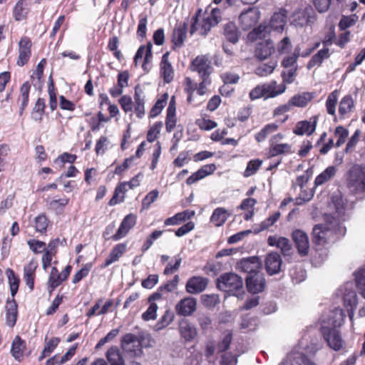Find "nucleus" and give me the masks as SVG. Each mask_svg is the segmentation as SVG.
<instances>
[{
  "label": "nucleus",
  "instance_id": "1",
  "mask_svg": "<svg viewBox=\"0 0 365 365\" xmlns=\"http://www.w3.org/2000/svg\"><path fill=\"white\" fill-rule=\"evenodd\" d=\"M346 184L353 193H365V165H353L346 173Z\"/></svg>",
  "mask_w": 365,
  "mask_h": 365
},
{
  "label": "nucleus",
  "instance_id": "2",
  "mask_svg": "<svg viewBox=\"0 0 365 365\" xmlns=\"http://www.w3.org/2000/svg\"><path fill=\"white\" fill-rule=\"evenodd\" d=\"M216 285L220 290L237 295V292L243 288V280L235 273L227 272L217 278Z\"/></svg>",
  "mask_w": 365,
  "mask_h": 365
},
{
  "label": "nucleus",
  "instance_id": "3",
  "mask_svg": "<svg viewBox=\"0 0 365 365\" xmlns=\"http://www.w3.org/2000/svg\"><path fill=\"white\" fill-rule=\"evenodd\" d=\"M320 333L327 345L331 349L338 351L341 350L344 341L341 337V331L336 327L322 326Z\"/></svg>",
  "mask_w": 365,
  "mask_h": 365
},
{
  "label": "nucleus",
  "instance_id": "4",
  "mask_svg": "<svg viewBox=\"0 0 365 365\" xmlns=\"http://www.w3.org/2000/svg\"><path fill=\"white\" fill-rule=\"evenodd\" d=\"M191 71L197 72L200 77L210 76L213 73V68L210 57L207 55L196 56L190 63Z\"/></svg>",
  "mask_w": 365,
  "mask_h": 365
},
{
  "label": "nucleus",
  "instance_id": "5",
  "mask_svg": "<svg viewBox=\"0 0 365 365\" xmlns=\"http://www.w3.org/2000/svg\"><path fill=\"white\" fill-rule=\"evenodd\" d=\"M72 267L70 264H68L61 272H58L56 267H53L51 268L47 282L48 289L50 294L55 290V289L68 279Z\"/></svg>",
  "mask_w": 365,
  "mask_h": 365
},
{
  "label": "nucleus",
  "instance_id": "6",
  "mask_svg": "<svg viewBox=\"0 0 365 365\" xmlns=\"http://www.w3.org/2000/svg\"><path fill=\"white\" fill-rule=\"evenodd\" d=\"M121 346L131 356H139L143 352L140 339L135 334L132 333L125 334L122 337Z\"/></svg>",
  "mask_w": 365,
  "mask_h": 365
},
{
  "label": "nucleus",
  "instance_id": "7",
  "mask_svg": "<svg viewBox=\"0 0 365 365\" xmlns=\"http://www.w3.org/2000/svg\"><path fill=\"white\" fill-rule=\"evenodd\" d=\"M137 223V215L130 213L124 217L122 220L116 232L110 235L113 241H118L126 237L130 231L135 226Z\"/></svg>",
  "mask_w": 365,
  "mask_h": 365
},
{
  "label": "nucleus",
  "instance_id": "8",
  "mask_svg": "<svg viewBox=\"0 0 365 365\" xmlns=\"http://www.w3.org/2000/svg\"><path fill=\"white\" fill-rule=\"evenodd\" d=\"M318 116H312L309 120L298 121L292 129V133L298 136H311L317 129Z\"/></svg>",
  "mask_w": 365,
  "mask_h": 365
},
{
  "label": "nucleus",
  "instance_id": "9",
  "mask_svg": "<svg viewBox=\"0 0 365 365\" xmlns=\"http://www.w3.org/2000/svg\"><path fill=\"white\" fill-rule=\"evenodd\" d=\"M289 119V115H285L281 120L269 123L264 125L259 132L255 133V139L257 143L264 141L267 138L271 135H274L279 128L280 125L284 124Z\"/></svg>",
  "mask_w": 365,
  "mask_h": 365
},
{
  "label": "nucleus",
  "instance_id": "10",
  "mask_svg": "<svg viewBox=\"0 0 365 365\" xmlns=\"http://www.w3.org/2000/svg\"><path fill=\"white\" fill-rule=\"evenodd\" d=\"M32 42L29 37L22 36L19 42V56L16 64L19 66H24L30 60L31 56Z\"/></svg>",
  "mask_w": 365,
  "mask_h": 365
},
{
  "label": "nucleus",
  "instance_id": "11",
  "mask_svg": "<svg viewBox=\"0 0 365 365\" xmlns=\"http://www.w3.org/2000/svg\"><path fill=\"white\" fill-rule=\"evenodd\" d=\"M209 279L202 276H192L185 284V291L190 294H198L203 292L207 287Z\"/></svg>",
  "mask_w": 365,
  "mask_h": 365
},
{
  "label": "nucleus",
  "instance_id": "12",
  "mask_svg": "<svg viewBox=\"0 0 365 365\" xmlns=\"http://www.w3.org/2000/svg\"><path fill=\"white\" fill-rule=\"evenodd\" d=\"M267 244L279 249L284 257H289L293 253L292 245L289 239L277 235H271L267 238Z\"/></svg>",
  "mask_w": 365,
  "mask_h": 365
},
{
  "label": "nucleus",
  "instance_id": "13",
  "mask_svg": "<svg viewBox=\"0 0 365 365\" xmlns=\"http://www.w3.org/2000/svg\"><path fill=\"white\" fill-rule=\"evenodd\" d=\"M246 286L247 290L253 294L261 292L265 287V279L263 274L257 271L246 277Z\"/></svg>",
  "mask_w": 365,
  "mask_h": 365
},
{
  "label": "nucleus",
  "instance_id": "14",
  "mask_svg": "<svg viewBox=\"0 0 365 365\" xmlns=\"http://www.w3.org/2000/svg\"><path fill=\"white\" fill-rule=\"evenodd\" d=\"M292 237L299 255L307 256L309 250V242L307 233L300 230H295L292 232Z\"/></svg>",
  "mask_w": 365,
  "mask_h": 365
},
{
  "label": "nucleus",
  "instance_id": "15",
  "mask_svg": "<svg viewBox=\"0 0 365 365\" xmlns=\"http://www.w3.org/2000/svg\"><path fill=\"white\" fill-rule=\"evenodd\" d=\"M197 309L196 299L187 297L180 300L175 306L176 313L179 316L188 317L192 315Z\"/></svg>",
  "mask_w": 365,
  "mask_h": 365
},
{
  "label": "nucleus",
  "instance_id": "16",
  "mask_svg": "<svg viewBox=\"0 0 365 365\" xmlns=\"http://www.w3.org/2000/svg\"><path fill=\"white\" fill-rule=\"evenodd\" d=\"M264 99L275 98L286 91V85H277L275 81L259 84Z\"/></svg>",
  "mask_w": 365,
  "mask_h": 365
},
{
  "label": "nucleus",
  "instance_id": "17",
  "mask_svg": "<svg viewBox=\"0 0 365 365\" xmlns=\"http://www.w3.org/2000/svg\"><path fill=\"white\" fill-rule=\"evenodd\" d=\"M84 117L86 118V121L88 125L91 130L93 132L99 130L102 126L103 123H107L110 122V118H106L102 111H98L96 115H91V113H85Z\"/></svg>",
  "mask_w": 365,
  "mask_h": 365
},
{
  "label": "nucleus",
  "instance_id": "18",
  "mask_svg": "<svg viewBox=\"0 0 365 365\" xmlns=\"http://www.w3.org/2000/svg\"><path fill=\"white\" fill-rule=\"evenodd\" d=\"M217 167L215 163L206 164L202 165L196 172L189 176L185 182L187 185H192L197 181L204 179L208 175H212L216 170Z\"/></svg>",
  "mask_w": 365,
  "mask_h": 365
},
{
  "label": "nucleus",
  "instance_id": "19",
  "mask_svg": "<svg viewBox=\"0 0 365 365\" xmlns=\"http://www.w3.org/2000/svg\"><path fill=\"white\" fill-rule=\"evenodd\" d=\"M170 52H165L160 63V73L163 81L166 83H170L174 78V69L169 61Z\"/></svg>",
  "mask_w": 365,
  "mask_h": 365
},
{
  "label": "nucleus",
  "instance_id": "20",
  "mask_svg": "<svg viewBox=\"0 0 365 365\" xmlns=\"http://www.w3.org/2000/svg\"><path fill=\"white\" fill-rule=\"evenodd\" d=\"M26 349V341L19 335H16L11 343L10 351L11 356L16 361L21 362L24 357Z\"/></svg>",
  "mask_w": 365,
  "mask_h": 365
},
{
  "label": "nucleus",
  "instance_id": "21",
  "mask_svg": "<svg viewBox=\"0 0 365 365\" xmlns=\"http://www.w3.org/2000/svg\"><path fill=\"white\" fill-rule=\"evenodd\" d=\"M38 262L34 259H31L29 263L24 267L23 278L31 292L34 289V282Z\"/></svg>",
  "mask_w": 365,
  "mask_h": 365
},
{
  "label": "nucleus",
  "instance_id": "22",
  "mask_svg": "<svg viewBox=\"0 0 365 365\" xmlns=\"http://www.w3.org/2000/svg\"><path fill=\"white\" fill-rule=\"evenodd\" d=\"M282 260L277 252H271L265 259V269L269 275L277 274L280 272Z\"/></svg>",
  "mask_w": 365,
  "mask_h": 365
},
{
  "label": "nucleus",
  "instance_id": "23",
  "mask_svg": "<svg viewBox=\"0 0 365 365\" xmlns=\"http://www.w3.org/2000/svg\"><path fill=\"white\" fill-rule=\"evenodd\" d=\"M127 250V245L125 242L118 243L115 245L108 256L105 259L104 262L101 265V269H105L110 266L111 264L117 262L123 255Z\"/></svg>",
  "mask_w": 365,
  "mask_h": 365
},
{
  "label": "nucleus",
  "instance_id": "24",
  "mask_svg": "<svg viewBox=\"0 0 365 365\" xmlns=\"http://www.w3.org/2000/svg\"><path fill=\"white\" fill-rule=\"evenodd\" d=\"M274 51L273 42L268 39L257 44L255 51V56L259 61H262L269 58Z\"/></svg>",
  "mask_w": 365,
  "mask_h": 365
},
{
  "label": "nucleus",
  "instance_id": "25",
  "mask_svg": "<svg viewBox=\"0 0 365 365\" xmlns=\"http://www.w3.org/2000/svg\"><path fill=\"white\" fill-rule=\"evenodd\" d=\"M179 332L185 341H192L197 335L196 327L188 320L184 319L180 322Z\"/></svg>",
  "mask_w": 365,
  "mask_h": 365
},
{
  "label": "nucleus",
  "instance_id": "26",
  "mask_svg": "<svg viewBox=\"0 0 365 365\" xmlns=\"http://www.w3.org/2000/svg\"><path fill=\"white\" fill-rule=\"evenodd\" d=\"M187 24H182L178 27L175 28L171 36L172 49L176 50L181 48L187 37Z\"/></svg>",
  "mask_w": 365,
  "mask_h": 365
},
{
  "label": "nucleus",
  "instance_id": "27",
  "mask_svg": "<svg viewBox=\"0 0 365 365\" xmlns=\"http://www.w3.org/2000/svg\"><path fill=\"white\" fill-rule=\"evenodd\" d=\"M195 212L192 210H185L179 212L173 216L165 219L164 225L165 226L179 225L187 220H190L195 216Z\"/></svg>",
  "mask_w": 365,
  "mask_h": 365
},
{
  "label": "nucleus",
  "instance_id": "28",
  "mask_svg": "<svg viewBox=\"0 0 365 365\" xmlns=\"http://www.w3.org/2000/svg\"><path fill=\"white\" fill-rule=\"evenodd\" d=\"M134 101L133 108L138 118H143L145 113V96L138 86L135 87Z\"/></svg>",
  "mask_w": 365,
  "mask_h": 365
},
{
  "label": "nucleus",
  "instance_id": "29",
  "mask_svg": "<svg viewBox=\"0 0 365 365\" xmlns=\"http://www.w3.org/2000/svg\"><path fill=\"white\" fill-rule=\"evenodd\" d=\"M330 230L324 225H316L312 230V238L315 245H324L327 242Z\"/></svg>",
  "mask_w": 365,
  "mask_h": 365
},
{
  "label": "nucleus",
  "instance_id": "30",
  "mask_svg": "<svg viewBox=\"0 0 365 365\" xmlns=\"http://www.w3.org/2000/svg\"><path fill=\"white\" fill-rule=\"evenodd\" d=\"M18 317V304L14 299L6 301V323L10 327H14Z\"/></svg>",
  "mask_w": 365,
  "mask_h": 365
},
{
  "label": "nucleus",
  "instance_id": "31",
  "mask_svg": "<svg viewBox=\"0 0 365 365\" xmlns=\"http://www.w3.org/2000/svg\"><path fill=\"white\" fill-rule=\"evenodd\" d=\"M239 268L244 272H247L248 275L259 271L261 268V264L257 257H252L242 259L238 264Z\"/></svg>",
  "mask_w": 365,
  "mask_h": 365
},
{
  "label": "nucleus",
  "instance_id": "32",
  "mask_svg": "<svg viewBox=\"0 0 365 365\" xmlns=\"http://www.w3.org/2000/svg\"><path fill=\"white\" fill-rule=\"evenodd\" d=\"M267 152L268 158H274L280 155H289L293 153L292 145L287 143H269Z\"/></svg>",
  "mask_w": 365,
  "mask_h": 365
},
{
  "label": "nucleus",
  "instance_id": "33",
  "mask_svg": "<svg viewBox=\"0 0 365 365\" xmlns=\"http://www.w3.org/2000/svg\"><path fill=\"white\" fill-rule=\"evenodd\" d=\"M355 107L354 101L351 95L344 96L340 101L339 105V115L341 119L349 117V115L354 111Z\"/></svg>",
  "mask_w": 365,
  "mask_h": 365
},
{
  "label": "nucleus",
  "instance_id": "34",
  "mask_svg": "<svg viewBox=\"0 0 365 365\" xmlns=\"http://www.w3.org/2000/svg\"><path fill=\"white\" fill-rule=\"evenodd\" d=\"M273 24H259L258 26L254 28L247 34V40L250 42H255L259 39L266 38L272 30Z\"/></svg>",
  "mask_w": 365,
  "mask_h": 365
},
{
  "label": "nucleus",
  "instance_id": "35",
  "mask_svg": "<svg viewBox=\"0 0 365 365\" xmlns=\"http://www.w3.org/2000/svg\"><path fill=\"white\" fill-rule=\"evenodd\" d=\"M31 84L29 81L24 82L19 88V95L17 101L20 103L19 115H22L29 102Z\"/></svg>",
  "mask_w": 365,
  "mask_h": 365
},
{
  "label": "nucleus",
  "instance_id": "36",
  "mask_svg": "<svg viewBox=\"0 0 365 365\" xmlns=\"http://www.w3.org/2000/svg\"><path fill=\"white\" fill-rule=\"evenodd\" d=\"M331 53L329 48H324L319 50L314 55L312 56L307 64V68L310 70L314 67H320L324 61L329 58Z\"/></svg>",
  "mask_w": 365,
  "mask_h": 365
},
{
  "label": "nucleus",
  "instance_id": "37",
  "mask_svg": "<svg viewBox=\"0 0 365 365\" xmlns=\"http://www.w3.org/2000/svg\"><path fill=\"white\" fill-rule=\"evenodd\" d=\"M315 97V93L314 92H303L302 93L296 94L293 96L289 100V103L292 107H300L303 108L307 106V104Z\"/></svg>",
  "mask_w": 365,
  "mask_h": 365
},
{
  "label": "nucleus",
  "instance_id": "38",
  "mask_svg": "<svg viewBox=\"0 0 365 365\" xmlns=\"http://www.w3.org/2000/svg\"><path fill=\"white\" fill-rule=\"evenodd\" d=\"M260 18V11L258 8L250 6L240 13L239 21L240 23H258Z\"/></svg>",
  "mask_w": 365,
  "mask_h": 365
},
{
  "label": "nucleus",
  "instance_id": "39",
  "mask_svg": "<svg viewBox=\"0 0 365 365\" xmlns=\"http://www.w3.org/2000/svg\"><path fill=\"white\" fill-rule=\"evenodd\" d=\"M230 215V214L225 208L221 207H217L212 212L210 217V222L216 227L222 226Z\"/></svg>",
  "mask_w": 365,
  "mask_h": 365
},
{
  "label": "nucleus",
  "instance_id": "40",
  "mask_svg": "<svg viewBox=\"0 0 365 365\" xmlns=\"http://www.w3.org/2000/svg\"><path fill=\"white\" fill-rule=\"evenodd\" d=\"M169 96L168 93L162 94L158 98L149 111V118H154L159 115L167 104Z\"/></svg>",
  "mask_w": 365,
  "mask_h": 365
},
{
  "label": "nucleus",
  "instance_id": "41",
  "mask_svg": "<svg viewBox=\"0 0 365 365\" xmlns=\"http://www.w3.org/2000/svg\"><path fill=\"white\" fill-rule=\"evenodd\" d=\"M128 192V189L125 188V184L119 182L117 184L113 197L110 199L108 202L109 206H115L117 204L121 203L124 201L125 197V193Z\"/></svg>",
  "mask_w": 365,
  "mask_h": 365
},
{
  "label": "nucleus",
  "instance_id": "42",
  "mask_svg": "<svg viewBox=\"0 0 365 365\" xmlns=\"http://www.w3.org/2000/svg\"><path fill=\"white\" fill-rule=\"evenodd\" d=\"M60 341L61 339L59 337L53 336L48 340L46 338L45 345L38 357V361H41L46 357L48 356L58 346Z\"/></svg>",
  "mask_w": 365,
  "mask_h": 365
},
{
  "label": "nucleus",
  "instance_id": "43",
  "mask_svg": "<svg viewBox=\"0 0 365 365\" xmlns=\"http://www.w3.org/2000/svg\"><path fill=\"white\" fill-rule=\"evenodd\" d=\"M224 35L229 42L235 44L239 41L241 31L236 24H225Z\"/></svg>",
  "mask_w": 365,
  "mask_h": 365
},
{
  "label": "nucleus",
  "instance_id": "44",
  "mask_svg": "<svg viewBox=\"0 0 365 365\" xmlns=\"http://www.w3.org/2000/svg\"><path fill=\"white\" fill-rule=\"evenodd\" d=\"M49 220L45 213L39 214L36 216L33 222V227L36 232L41 234H46L49 225Z\"/></svg>",
  "mask_w": 365,
  "mask_h": 365
},
{
  "label": "nucleus",
  "instance_id": "45",
  "mask_svg": "<svg viewBox=\"0 0 365 365\" xmlns=\"http://www.w3.org/2000/svg\"><path fill=\"white\" fill-rule=\"evenodd\" d=\"M6 274L8 277V282L9 284L11 294L12 297V299H14L15 295L18 292L19 284H20V279L19 277L16 274L14 271L11 269L8 268L6 270Z\"/></svg>",
  "mask_w": 365,
  "mask_h": 365
},
{
  "label": "nucleus",
  "instance_id": "46",
  "mask_svg": "<svg viewBox=\"0 0 365 365\" xmlns=\"http://www.w3.org/2000/svg\"><path fill=\"white\" fill-rule=\"evenodd\" d=\"M144 55V58H145V62H150L153 58L152 53V44L148 43L146 45L140 46L135 55L134 56V63L135 66L138 64V60L141 59Z\"/></svg>",
  "mask_w": 365,
  "mask_h": 365
},
{
  "label": "nucleus",
  "instance_id": "47",
  "mask_svg": "<svg viewBox=\"0 0 365 365\" xmlns=\"http://www.w3.org/2000/svg\"><path fill=\"white\" fill-rule=\"evenodd\" d=\"M339 91L335 89L330 93L327 98L325 106L328 114L336 116V107L337 104Z\"/></svg>",
  "mask_w": 365,
  "mask_h": 365
},
{
  "label": "nucleus",
  "instance_id": "48",
  "mask_svg": "<svg viewBox=\"0 0 365 365\" xmlns=\"http://www.w3.org/2000/svg\"><path fill=\"white\" fill-rule=\"evenodd\" d=\"M46 109L45 100L43 98H38L32 110V118L38 123L43 120V115Z\"/></svg>",
  "mask_w": 365,
  "mask_h": 365
},
{
  "label": "nucleus",
  "instance_id": "49",
  "mask_svg": "<svg viewBox=\"0 0 365 365\" xmlns=\"http://www.w3.org/2000/svg\"><path fill=\"white\" fill-rule=\"evenodd\" d=\"M277 62L275 60H271L267 63H263L257 66L255 70V73L260 77H265L273 73L277 67Z\"/></svg>",
  "mask_w": 365,
  "mask_h": 365
},
{
  "label": "nucleus",
  "instance_id": "50",
  "mask_svg": "<svg viewBox=\"0 0 365 365\" xmlns=\"http://www.w3.org/2000/svg\"><path fill=\"white\" fill-rule=\"evenodd\" d=\"M336 172V169L334 166H329L322 173L317 175L314 180L315 186H319L332 178Z\"/></svg>",
  "mask_w": 365,
  "mask_h": 365
},
{
  "label": "nucleus",
  "instance_id": "51",
  "mask_svg": "<svg viewBox=\"0 0 365 365\" xmlns=\"http://www.w3.org/2000/svg\"><path fill=\"white\" fill-rule=\"evenodd\" d=\"M28 12L29 9L26 8L25 0H19L13 10L15 20L18 21L25 20Z\"/></svg>",
  "mask_w": 365,
  "mask_h": 365
},
{
  "label": "nucleus",
  "instance_id": "52",
  "mask_svg": "<svg viewBox=\"0 0 365 365\" xmlns=\"http://www.w3.org/2000/svg\"><path fill=\"white\" fill-rule=\"evenodd\" d=\"M106 357L110 365H125L123 358L117 347L110 348L107 351Z\"/></svg>",
  "mask_w": 365,
  "mask_h": 365
},
{
  "label": "nucleus",
  "instance_id": "53",
  "mask_svg": "<svg viewBox=\"0 0 365 365\" xmlns=\"http://www.w3.org/2000/svg\"><path fill=\"white\" fill-rule=\"evenodd\" d=\"M351 25L352 24H339L340 31L344 32L339 35L338 38H336L335 41V44L341 48H344L346 44L350 41L351 33L349 31H346V29Z\"/></svg>",
  "mask_w": 365,
  "mask_h": 365
},
{
  "label": "nucleus",
  "instance_id": "54",
  "mask_svg": "<svg viewBox=\"0 0 365 365\" xmlns=\"http://www.w3.org/2000/svg\"><path fill=\"white\" fill-rule=\"evenodd\" d=\"M46 64V58H43L38 63L36 70L33 72L31 76V79L32 81V83L34 86L41 85L43 82L42 78L43 76V70L44 67Z\"/></svg>",
  "mask_w": 365,
  "mask_h": 365
},
{
  "label": "nucleus",
  "instance_id": "55",
  "mask_svg": "<svg viewBox=\"0 0 365 365\" xmlns=\"http://www.w3.org/2000/svg\"><path fill=\"white\" fill-rule=\"evenodd\" d=\"M48 93L49 96V107L51 110L53 111L57 108L58 102L56 89L51 76L49 78V82L48 84Z\"/></svg>",
  "mask_w": 365,
  "mask_h": 365
},
{
  "label": "nucleus",
  "instance_id": "56",
  "mask_svg": "<svg viewBox=\"0 0 365 365\" xmlns=\"http://www.w3.org/2000/svg\"><path fill=\"white\" fill-rule=\"evenodd\" d=\"M163 125L162 121H157L149 128L146 135V139L149 143H153L158 138Z\"/></svg>",
  "mask_w": 365,
  "mask_h": 365
},
{
  "label": "nucleus",
  "instance_id": "57",
  "mask_svg": "<svg viewBox=\"0 0 365 365\" xmlns=\"http://www.w3.org/2000/svg\"><path fill=\"white\" fill-rule=\"evenodd\" d=\"M294 16H297L299 21L302 19L304 23H314L316 20L315 12L312 8H305L303 11H297Z\"/></svg>",
  "mask_w": 365,
  "mask_h": 365
},
{
  "label": "nucleus",
  "instance_id": "58",
  "mask_svg": "<svg viewBox=\"0 0 365 365\" xmlns=\"http://www.w3.org/2000/svg\"><path fill=\"white\" fill-rule=\"evenodd\" d=\"M262 164V160L259 159H253L247 163L243 175L245 178L250 177L255 174Z\"/></svg>",
  "mask_w": 365,
  "mask_h": 365
},
{
  "label": "nucleus",
  "instance_id": "59",
  "mask_svg": "<svg viewBox=\"0 0 365 365\" xmlns=\"http://www.w3.org/2000/svg\"><path fill=\"white\" fill-rule=\"evenodd\" d=\"M69 203V198L64 196L60 199H53L48 202L49 207L56 212H61L65 207Z\"/></svg>",
  "mask_w": 365,
  "mask_h": 365
},
{
  "label": "nucleus",
  "instance_id": "60",
  "mask_svg": "<svg viewBox=\"0 0 365 365\" xmlns=\"http://www.w3.org/2000/svg\"><path fill=\"white\" fill-rule=\"evenodd\" d=\"M29 249L35 255L43 253L46 250V243L43 241L36 239H31L27 241Z\"/></svg>",
  "mask_w": 365,
  "mask_h": 365
},
{
  "label": "nucleus",
  "instance_id": "61",
  "mask_svg": "<svg viewBox=\"0 0 365 365\" xmlns=\"http://www.w3.org/2000/svg\"><path fill=\"white\" fill-rule=\"evenodd\" d=\"M232 341V333L230 331H228L217 344V349L218 352H225L227 349H229Z\"/></svg>",
  "mask_w": 365,
  "mask_h": 365
},
{
  "label": "nucleus",
  "instance_id": "62",
  "mask_svg": "<svg viewBox=\"0 0 365 365\" xmlns=\"http://www.w3.org/2000/svg\"><path fill=\"white\" fill-rule=\"evenodd\" d=\"M173 314L167 310L155 324L156 330H160L168 327L173 320Z\"/></svg>",
  "mask_w": 365,
  "mask_h": 365
},
{
  "label": "nucleus",
  "instance_id": "63",
  "mask_svg": "<svg viewBox=\"0 0 365 365\" xmlns=\"http://www.w3.org/2000/svg\"><path fill=\"white\" fill-rule=\"evenodd\" d=\"M109 143L108 138L106 135H101L96 141L95 145V153L97 156L105 154L108 145Z\"/></svg>",
  "mask_w": 365,
  "mask_h": 365
},
{
  "label": "nucleus",
  "instance_id": "64",
  "mask_svg": "<svg viewBox=\"0 0 365 365\" xmlns=\"http://www.w3.org/2000/svg\"><path fill=\"white\" fill-rule=\"evenodd\" d=\"M355 279L361 296L365 299V269H361L356 272Z\"/></svg>",
  "mask_w": 365,
  "mask_h": 365
}]
</instances>
